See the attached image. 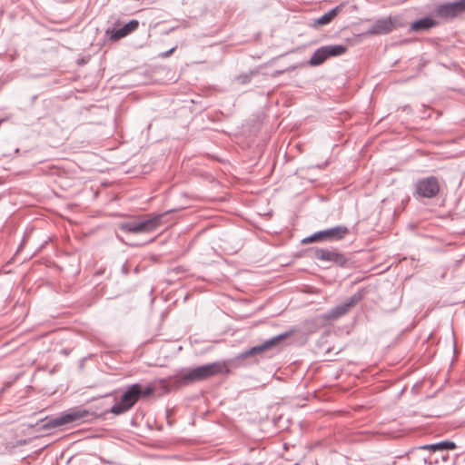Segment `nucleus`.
Returning a JSON list of instances; mask_svg holds the SVG:
<instances>
[{
    "mask_svg": "<svg viewBox=\"0 0 465 465\" xmlns=\"http://www.w3.org/2000/svg\"><path fill=\"white\" fill-rule=\"evenodd\" d=\"M91 413L89 411L82 408H75L69 410L67 412L61 414L60 416L50 420V423L54 427L62 426L64 424L84 421L90 417Z\"/></svg>",
    "mask_w": 465,
    "mask_h": 465,
    "instance_id": "nucleus-7",
    "label": "nucleus"
},
{
    "mask_svg": "<svg viewBox=\"0 0 465 465\" xmlns=\"http://www.w3.org/2000/svg\"><path fill=\"white\" fill-rule=\"evenodd\" d=\"M401 25L400 17H385L378 20L372 25L371 32L375 35L388 34Z\"/></svg>",
    "mask_w": 465,
    "mask_h": 465,
    "instance_id": "nucleus-11",
    "label": "nucleus"
},
{
    "mask_svg": "<svg viewBox=\"0 0 465 465\" xmlns=\"http://www.w3.org/2000/svg\"><path fill=\"white\" fill-rule=\"evenodd\" d=\"M349 233V229L346 226L339 225L323 231L315 232L310 237L302 240V242H312L322 239H329L339 241L343 239Z\"/></svg>",
    "mask_w": 465,
    "mask_h": 465,
    "instance_id": "nucleus-8",
    "label": "nucleus"
},
{
    "mask_svg": "<svg viewBox=\"0 0 465 465\" xmlns=\"http://www.w3.org/2000/svg\"><path fill=\"white\" fill-rule=\"evenodd\" d=\"M153 388L150 385L143 386L134 383L128 386L121 396L120 401L113 405L107 412L121 415L130 411L141 398H146L153 394Z\"/></svg>",
    "mask_w": 465,
    "mask_h": 465,
    "instance_id": "nucleus-2",
    "label": "nucleus"
},
{
    "mask_svg": "<svg viewBox=\"0 0 465 465\" xmlns=\"http://www.w3.org/2000/svg\"><path fill=\"white\" fill-rule=\"evenodd\" d=\"M445 452L446 451H444V452H437L435 457H438L439 460L440 459L443 462H445L449 459V455L447 453H445Z\"/></svg>",
    "mask_w": 465,
    "mask_h": 465,
    "instance_id": "nucleus-17",
    "label": "nucleus"
},
{
    "mask_svg": "<svg viewBox=\"0 0 465 465\" xmlns=\"http://www.w3.org/2000/svg\"><path fill=\"white\" fill-rule=\"evenodd\" d=\"M361 300V294L355 293L349 297L342 303L338 304L322 315V319L326 321H335L350 312Z\"/></svg>",
    "mask_w": 465,
    "mask_h": 465,
    "instance_id": "nucleus-6",
    "label": "nucleus"
},
{
    "mask_svg": "<svg viewBox=\"0 0 465 465\" xmlns=\"http://www.w3.org/2000/svg\"><path fill=\"white\" fill-rule=\"evenodd\" d=\"M417 193L423 197H433L439 193L440 185L435 177H428L419 181L416 184Z\"/></svg>",
    "mask_w": 465,
    "mask_h": 465,
    "instance_id": "nucleus-12",
    "label": "nucleus"
},
{
    "mask_svg": "<svg viewBox=\"0 0 465 465\" xmlns=\"http://www.w3.org/2000/svg\"><path fill=\"white\" fill-rule=\"evenodd\" d=\"M346 51L347 47L341 45L322 46L313 53L309 60V64L312 66L320 65L329 57L341 55L345 54Z\"/></svg>",
    "mask_w": 465,
    "mask_h": 465,
    "instance_id": "nucleus-5",
    "label": "nucleus"
},
{
    "mask_svg": "<svg viewBox=\"0 0 465 465\" xmlns=\"http://www.w3.org/2000/svg\"><path fill=\"white\" fill-rule=\"evenodd\" d=\"M435 25H436V22L433 19H431L430 17H425V18H422V19L413 22L411 25V29L412 31L428 30L430 28L433 27Z\"/></svg>",
    "mask_w": 465,
    "mask_h": 465,
    "instance_id": "nucleus-16",
    "label": "nucleus"
},
{
    "mask_svg": "<svg viewBox=\"0 0 465 465\" xmlns=\"http://www.w3.org/2000/svg\"><path fill=\"white\" fill-rule=\"evenodd\" d=\"M292 332H283L274 337H272L262 343L253 346L239 354L238 359H246L248 357H256L262 355L264 352L274 349L280 342L287 339Z\"/></svg>",
    "mask_w": 465,
    "mask_h": 465,
    "instance_id": "nucleus-4",
    "label": "nucleus"
},
{
    "mask_svg": "<svg viewBox=\"0 0 465 465\" xmlns=\"http://www.w3.org/2000/svg\"><path fill=\"white\" fill-rule=\"evenodd\" d=\"M340 11H341L340 6H337L335 8L331 9L330 12L326 13L322 16L315 19L313 21L312 26L314 28H317L319 26L330 24L338 15Z\"/></svg>",
    "mask_w": 465,
    "mask_h": 465,
    "instance_id": "nucleus-15",
    "label": "nucleus"
},
{
    "mask_svg": "<svg viewBox=\"0 0 465 465\" xmlns=\"http://www.w3.org/2000/svg\"><path fill=\"white\" fill-rule=\"evenodd\" d=\"M420 450H429L431 451L430 456L425 459V461L430 464L439 463L438 457H435L437 452H444L456 449V444L450 440H443L433 444H428L419 447Z\"/></svg>",
    "mask_w": 465,
    "mask_h": 465,
    "instance_id": "nucleus-9",
    "label": "nucleus"
},
{
    "mask_svg": "<svg viewBox=\"0 0 465 465\" xmlns=\"http://www.w3.org/2000/svg\"><path fill=\"white\" fill-rule=\"evenodd\" d=\"M465 12V0H460L455 3H447L437 7L438 15L444 18H452Z\"/></svg>",
    "mask_w": 465,
    "mask_h": 465,
    "instance_id": "nucleus-13",
    "label": "nucleus"
},
{
    "mask_svg": "<svg viewBox=\"0 0 465 465\" xmlns=\"http://www.w3.org/2000/svg\"><path fill=\"white\" fill-rule=\"evenodd\" d=\"M139 26V22L137 20H132L128 24H126L124 27L114 31L111 35V39L119 40L132 32L135 31Z\"/></svg>",
    "mask_w": 465,
    "mask_h": 465,
    "instance_id": "nucleus-14",
    "label": "nucleus"
},
{
    "mask_svg": "<svg viewBox=\"0 0 465 465\" xmlns=\"http://www.w3.org/2000/svg\"><path fill=\"white\" fill-rule=\"evenodd\" d=\"M173 210L162 213L148 214L139 220L121 223V230L133 233L151 232L157 229L163 223V219Z\"/></svg>",
    "mask_w": 465,
    "mask_h": 465,
    "instance_id": "nucleus-3",
    "label": "nucleus"
},
{
    "mask_svg": "<svg viewBox=\"0 0 465 465\" xmlns=\"http://www.w3.org/2000/svg\"><path fill=\"white\" fill-rule=\"evenodd\" d=\"M313 256L317 260L331 262L340 266H344L347 262L346 257L336 250L316 248Z\"/></svg>",
    "mask_w": 465,
    "mask_h": 465,
    "instance_id": "nucleus-10",
    "label": "nucleus"
},
{
    "mask_svg": "<svg viewBox=\"0 0 465 465\" xmlns=\"http://www.w3.org/2000/svg\"><path fill=\"white\" fill-rule=\"evenodd\" d=\"M223 372H228L225 363L219 361L212 362L193 369L182 370L177 374L169 377V385L180 388L207 380Z\"/></svg>",
    "mask_w": 465,
    "mask_h": 465,
    "instance_id": "nucleus-1",
    "label": "nucleus"
}]
</instances>
